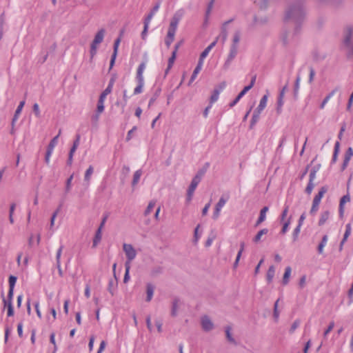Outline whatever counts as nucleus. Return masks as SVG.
Here are the masks:
<instances>
[{
  "mask_svg": "<svg viewBox=\"0 0 353 353\" xmlns=\"http://www.w3.org/2000/svg\"><path fill=\"white\" fill-rule=\"evenodd\" d=\"M305 15V12L303 4L298 1L290 5L286 9L285 20L299 25L303 21Z\"/></svg>",
  "mask_w": 353,
  "mask_h": 353,
  "instance_id": "f257e3e1",
  "label": "nucleus"
},
{
  "mask_svg": "<svg viewBox=\"0 0 353 353\" xmlns=\"http://www.w3.org/2000/svg\"><path fill=\"white\" fill-rule=\"evenodd\" d=\"M184 12L182 10L176 11L172 18L171 19L170 23L168 28L167 37L165 39V43L168 47H170L171 43L174 39L175 33L177 29L178 24L183 16Z\"/></svg>",
  "mask_w": 353,
  "mask_h": 353,
  "instance_id": "f03ea898",
  "label": "nucleus"
},
{
  "mask_svg": "<svg viewBox=\"0 0 353 353\" xmlns=\"http://www.w3.org/2000/svg\"><path fill=\"white\" fill-rule=\"evenodd\" d=\"M146 63L142 62L138 67L136 75V80L137 85L134 90V94H139L143 92V88L144 86V77L143 72L145 69Z\"/></svg>",
  "mask_w": 353,
  "mask_h": 353,
  "instance_id": "7ed1b4c3",
  "label": "nucleus"
},
{
  "mask_svg": "<svg viewBox=\"0 0 353 353\" xmlns=\"http://www.w3.org/2000/svg\"><path fill=\"white\" fill-rule=\"evenodd\" d=\"M239 50V46L230 43V48H229V52L227 55V57L225 59V62L223 65V68H222L224 71H227L230 68L232 61L236 58V55L238 54Z\"/></svg>",
  "mask_w": 353,
  "mask_h": 353,
  "instance_id": "20e7f679",
  "label": "nucleus"
},
{
  "mask_svg": "<svg viewBox=\"0 0 353 353\" xmlns=\"http://www.w3.org/2000/svg\"><path fill=\"white\" fill-rule=\"evenodd\" d=\"M353 35V28H347L345 31V34L343 41V47L346 51L348 57L353 58V42H352V37Z\"/></svg>",
  "mask_w": 353,
  "mask_h": 353,
  "instance_id": "39448f33",
  "label": "nucleus"
},
{
  "mask_svg": "<svg viewBox=\"0 0 353 353\" xmlns=\"http://www.w3.org/2000/svg\"><path fill=\"white\" fill-rule=\"evenodd\" d=\"M267 102H268V96L264 95L261 99L259 105H258V107L256 108V110H254V112L253 113L252 118L251 122H250L251 126L254 125L256 123V122L259 121L261 112L264 110V108L267 105Z\"/></svg>",
  "mask_w": 353,
  "mask_h": 353,
  "instance_id": "423d86ee",
  "label": "nucleus"
},
{
  "mask_svg": "<svg viewBox=\"0 0 353 353\" xmlns=\"http://www.w3.org/2000/svg\"><path fill=\"white\" fill-rule=\"evenodd\" d=\"M105 31L104 29L99 30L96 34L94 40L92 41L90 45V56L91 58H93L94 55L97 54V46L100 44L104 38Z\"/></svg>",
  "mask_w": 353,
  "mask_h": 353,
  "instance_id": "0eeeda50",
  "label": "nucleus"
},
{
  "mask_svg": "<svg viewBox=\"0 0 353 353\" xmlns=\"http://www.w3.org/2000/svg\"><path fill=\"white\" fill-rule=\"evenodd\" d=\"M123 250L125 252L126 256V261L125 264H128L130 265L131 262L136 258L137 256V251L134 248V247L129 243H123Z\"/></svg>",
  "mask_w": 353,
  "mask_h": 353,
  "instance_id": "6e6552de",
  "label": "nucleus"
},
{
  "mask_svg": "<svg viewBox=\"0 0 353 353\" xmlns=\"http://www.w3.org/2000/svg\"><path fill=\"white\" fill-rule=\"evenodd\" d=\"M60 134H61V130H59V134L50 141V142L47 148V151H46V157H45V161L47 164H49V163H50V157L53 152L54 148L57 145L58 139H59Z\"/></svg>",
  "mask_w": 353,
  "mask_h": 353,
  "instance_id": "1a4fd4ad",
  "label": "nucleus"
},
{
  "mask_svg": "<svg viewBox=\"0 0 353 353\" xmlns=\"http://www.w3.org/2000/svg\"><path fill=\"white\" fill-rule=\"evenodd\" d=\"M199 183V177H194L191 181V183L188 188L187 192L186 201L187 203H190L192 199L194 192Z\"/></svg>",
  "mask_w": 353,
  "mask_h": 353,
  "instance_id": "9d476101",
  "label": "nucleus"
},
{
  "mask_svg": "<svg viewBox=\"0 0 353 353\" xmlns=\"http://www.w3.org/2000/svg\"><path fill=\"white\" fill-rule=\"evenodd\" d=\"M233 21V19H231L225 22H224L221 28V32L219 36L216 37L217 39L221 41L223 44L227 40L228 37V28L227 26Z\"/></svg>",
  "mask_w": 353,
  "mask_h": 353,
  "instance_id": "9b49d317",
  "label": "nucleus"
},
{
  "mask_svg": "<svg viewBox=\"0 0 353 353\" xmlns=\"http://www.w3.org/2000/svg\"><path fill=\"white\" fill-rule=\"evenodd\" d=\"M201 325L205 332H210L214 328L213 322L208 316L201 317Z\"/></svg>",
  "mask_w": 353,
  "mask_h": 353,
  "instance_id": "f8f14e48",
  "label": "nucleus"
},
{
  "mask_svg": "<svg viewBox=\"0 0 353 353\" xmlns=\"http://www.w3.org/2000/svg\"><path fill=\"white\" fill-rule=\"evenodd\" d=\"M203 65V61L199 60L197 65L194 68V70L193 71V73H192V74L191 76V78H190V81L188 83V85H190L195 80V79L197 77V74L201 70Z\"/></svg>",
  "mask_w": 353,
  "mask_h": 353,
  "instance_id": "ddd939ff",
  "label": "nucleus"
},
{
  "mask_svg": "<svg viewBox=\"0 0 353 353\" xmlns=\"http://www.w3.org/2000/svg\"><path fill=\"white\" fill-rule=\"evenodd\" d=\"M351 231H352L351 224L350 223H347L345 225V232L342 241L340 243V245H339V250L340 251H341L343 250V244L345 243V242L347 241V238L350 235Z\"/></svg>",
  "mask_w": 353,
  "mask_h": 353,
  "instance_id": "4468645a",
  "label": "nucleus"
},
{
  "mask_svg": "<svg viewBox=\"0 0 353 353\" xmlns=\"http://www.w3.org/2000/svg\"><path fill=\"white\" fill-rule=\"evenodd\" d=\"M154 285L150 283H147L146 285V301L150 302L152 299L154 292Z\"/></svg>",
  "mask_w": 353,
  "mask_h": 353,
  "instance_id": "2eb2a0df",
  "label": "nucleus"
},
{
  "mask_svg": "<svg viewBox=\"0 0 353 353\" xmlns=\"http://www.w3.org/2000/svg\"><path fill=\"white\" fill-rule=\"evenodd\" d=\"M350 201V197L348 194L344 195L340 200L339 203V216H343L344 213V204Z\"/></svg>",
  "mask_w": 353,
  "mask_h": 353,
  "instance_id": "dca6fc26",
  "label": "nucleus"
},
{
  "mask_svg": "<svg viewBox=\"0 0 353 353\" xmlns=\"http://www.w3.org/2000/svg\"><path fill=\"white\" fill-rule=\"evenodd\" d=\"M224 329H225V336H226L227 340L232 344H236V342L232 334V327L230 325H227L225 327Z\"/></svg>",
  "mask_w": 353,
  "mask_h": 353,
  "instance_id": "f3484780",
  "label": "nucleus"
},
{
  "mask_svg": "<svg viewBox=\"0 0 353 353\" xmlns=\"http://www.w3.org/2000/svg\"><path fill=\"white\" fill-rule=\"evenodd\" d=\"M25 105V101H22L19 103L16 111H15V113H14V115L13 117V119H12V125H14V123L15 122L17 121L18 118H19V114H21V111H22V109L23 108Z\"/></svg>",
  "mask_w": 353,
  "mask_h": 353,
  "instance_id": "a211bd4d",
  "label": "nucleus"
},
{
  "mask_svg": "<svg viewBox=\"0 0 353 353\" xmlns=\"http://www.w3.org/2000/svg\"><path fill=\"white\" fill-rule=\"evenodd\" d=\"M327 189L326 187H322L319 193L314 196L313 199V202L316 203H320L321 199L324 196L325 193L327 192Z\"/></svg>",
  "mask_w": 353,
  "mask_h": 353,
  "instance_id": "6ab92c4d",
  "label": "nucleus"
},
{
  "mask_svg": "<svg viewBox=\"0 0 353 353\" xmlns=\"http://www.w3.org/2000/svg\"><path fill=\"white\" fill-rule=\"evenodd\" d=\"M330 216V212L328 210H325L321 212L320 219L319 221V225H323L325 223V222L329 219Z\"/></svg>",
  "mask_w": 353,
  "mask_h": 353,
  "instance_id": "aec40b11",
  "label": "nucleus"
},
{
  "mask_svg": "<svg viewBox=\"0 0 353 353\" xmlns=\"http://www.w3.org/2000/svg\"><path fill=\"white\" fill-rule=\"evenodd\" d=\"M241 39V32L239 30H236L231 40V43L239 46V43Z\"/></svg>",
  "mask_w": 353,
  "mask_h": 353,
  "instance_id": "412c9836",
  "label": "nucleus"
},
{
  "mask_svg": "<svg viewBox=\"0 0 353 353\" xmlns=\"http://www.w3.org/2000/svg\"><path fill=\"white\" fill-rule=\"evenodd\" d=\"M179 307V299L176 298L174 299L172 304L171 315L172 316H176L177 315Z\"/></svg>",
  "mask_w": 353,
  "mask_h": 353,
  "instance_id": "4be33fe9",
  "label": "nucleus"
},
{
  "mask_svg": "<svg viewBox=\"0 0 353 353\" xmlns=\"http://www.w3.org/2000/svg\"><path fill=\"white\" fill-rule=\"evenodd\" d=\"M292 269L290 266H288L285 269V272L283 277V284L287 285L289 283V279L291 275Z\"/></svg>",
  "mask_w": 353,
  "mask_h": 353,
  "instance_id": "5701e85b",
  "label": "nucleus"
},
{
  "mask_svg": "<svg viewBox=\"0 0 353 353\" xmlns=\"http://www.w3.org/2000/svg\"><path fill=\"white\" fill-rule=\"evenodd\" d=\"M337 89L333 90L331 92H330L325 98L323 100L320 105V108L323 109L327 104V103L329 101V100L334 95L335 92H336Z\"/></svg>",
  "mask_w": 353,
  "mask_h": 353,
  "instance_id": "b1692460",
  "label": "nucleus"
},
{
  "mask_svg": "<svg viewBox=\"0 0 353 353\" xmlns=\"http://www.w3.org/2000/svg\"><path fill=\"white\" fill-rule=\"evenodd\" d=\"M328 240V237L327 235H324L321 239V243H319L318 246V252L319 254H322L323 252V249L325 246L327 245Z\"/></svg>",
  "mask_w": 353,
  "mask_h": 353,
  "instance_id": "393cba45",
  "label": "nucleus"
},
{
  "mask_svg": "<svg viewBox=\"0 0 353 353\" xmlns=\"http://www.w3.org/2000/svg\"><path fill=\"white\" fill-rule=\"evenodd\" d=\"M275 274V268L271 265L267 272L266 278L268 283H271Z\"/></svg>",
  "mask_w": 353,
  "mask_h": 353,
  "instance_id": "a878e982",
  "label": "nucleus"
},
{
  "mask_svg": "<svg viewBox=\"0 0 353 353\" xmlns=\"http://www.w3.org/2000/svg\"><path fill=\"white\" fill-rule=\"evenodd\" d=\"M117 279L115 280H112L111 279L110 281H109V283H108V291L109 292L112 294V295H114V292L116 290V288H117Z\"/></svg>",
  "mask_w": 353,
  "mask_h": 353,
  "instance_id": "bb28decb",
  "label": "nucleus"
},
{
  "mask_svg": "<svg viewBox=\"0 0 353 353\" xmlns=\"http://www.w3.org/2000/svg\"><path fill=\"white\" fill-rule=\"evenodd\" d=\"M291 219H292V216H290L288 218V219L286 221H285L284 222H281V223H283V227L281 230V233L282 234H284L288 232V230L289 229V226L291 223Z\"/></svg>",
  "mask_w": 353,
  "mask_h": 353,
  "instance_id": "cd10ccee",
  "label": "nucleus"
},
{
  "mask_svg": "<svg viewBox=\"0 0 353 353\" xmlns=\"http://www.w3.org/2000/svg\"><path fill=\"white\" fill-rule=\"evenodd\" d=\"M268 230L267 228L261 230L259 232H258L256 235L253 239V241L255 243L260 241L262 236L268 234Z\"/></svg>",
  "mask_w": 353,
  "mask_h": 353,
  "instance_id": "c85d7f7f",
  "label": "nucleus"
},
{
  "mask_svg": "<svg viewBox=\"0 0 353 353\" xmlns=\"http://www.w3.org/2000/svg\"><path fill=\"white\" fill-rule=\"evenodd\" d=\"M247 93L246 91H244V89H243L237 95V97L234 99L233 101H232L230 103V107L232 108L234 107L239 101L240 99Z\"/></svg>",
  "mask_w": 353,
  "mask_h": 353,
  "instance_id": "c756f323",
  "label": "nucleus"
},
{
  "mask_svg": "<svg viewBox=\"0 0 353 353\" xmlns=\"http://www.w3.org/2000/svg\"><path fill=\"white\" fill-rule=\"evenodd\" d=\"M141 175H142L141 170H138L134 172V176H133V180L132 182V186H134L138 183Z\"/></svg>",
  "mask_w": 353,
  "mask_h": 353,
  "instance_id": "7c9ffc66",
  "label": "nucleus"
},
{
  "mask_svg": "<svg viewBox=\"0 0 353 353\" xmlns=\"http://www.w3.org/2000/svg\"><path fill=\"white\" fill-rule=\"evenodd\" d=\"M93 172H94V169L92 165H90L89 168L85 171V176H84V180L88 183H89V182H90L91 175L92 174Z\"/></svg>",
  "mask_w": 353,
  "mask_h": 353,
  "instance_id": "2f4dec72",
  "label": "nucleus"
},
{
  "mask_svg": "<svg viewBox=\"0 0 353 353\" xmlns=\"http://www.w3.org/2000/svg\"><path fill=\"white\" fill-rule=\"evenodd\" d=\"M339 147H340V143L339 141H336L334 145V154H333L332 159V163H335L337 160V157H338V154L339 152Z\"/></svg>",
  "mask_w": 353,
  "mask_h": 353,
  "instance_id": "473e14b6",
  "label": "nucleus"
},
{
  "mask_svg": "<svg viewBox=\"0 0 353 353\" xmlns=\"http://www.w3.org/2000/svg\"><path fill=\"white\" fill-rule=\"evenodd\" d=\"M63 249V245H61L56 253V265L59 266V264H61V256Z\"/></svg>",
  "mask_w": 353,
  "mask_h": 353,
  "instance_id": "72a5a7b5",
  "label": "nucleus"
},
{
  "mask_svg": "<svg viewBox=\"0 0 353 353\" xmlns=\"http://www.w3.org/2000/svg\"><path fill=\"white\" fill-rule=\"evenodd\" d=\"M220 92H221V90H218L216 89H215L214 90L213 93L212 94V95L210 97V103L211 105L218 100Z\"/></svg>",
  "mask_w": 353,
  "mask_h": 353,
  "instance_id": "f704fd0d",
  "label": "nucleus"
},
{
  "mask_svg": "<svg viewBox=\"0 0 353 353\" xmlns=\"http://www.w3.org/2000/svg\"><path fill=\"white\" fill-rule=\"evenodd\" d=\"M105 99H101L99 97L98 102H97V112H103L105 108L104 106V102Z\"/></svg>",
  "mask_w": 353,
  "mask_h": 353,
  "instance_id": "c9c22d12",
  "label": "nucleus"
},
{
  "mask_svg": "<svg viewBox=\"0 0 353 353\" xmlns=\"http://www.w3.org/2000/svg\"><path fill=\"white\" fill-rule=\"evenodd\" d=\"M101 239V230L98 228L96 232L94 239L93 240V246H96Z\"/></svg>",
  "mask_w": 353,
  "mask_h": 353,
  "instance_id": "e433bc0d",
  "label": "nucleus"
},
{
  "mask_svg": "<svg viewBox=\"0 0 353 353\" xmlns=\"http://www.w3.org/2000/svg\"><path fill=\"white\" fill-rule=\"evenodd\" d=\"M228 200V196H227V197L221 196L215 207L216 208L221 210L222 208L225 205Z\"/></svg>",
  "mask_w": 353,
  "mask_h": 353,
  "instance_id": "4c0bfd02",
  "label": "nucleus"
},
{
  "mask_svg": "<svg viewBox=\"0 0 353 353\" xmlns=\"http://www.w3.org/2000/svg\"><path fill=\"white\" fill-rule=\"evenodd\" d=\"M125 274L123 277V282L125 283H128L130 280V265L128 264H125Z\"/></svg>",
  "mask_w": 353,
  "mask_h": 353,
  "instance_id": "58836bf2",
  "label": "nucleus"
},
{
  "mask_svg": "<svg viewBox=\"0 0 353 353\" xmlns=\"http://www.w3.org/2000/svg\"><path fill=\"white\" fill-rule=\"evenodd\" d=\"M288 210H289V206L285 205L281 216H280V222L281 223L284 222L285 221H286L288 219L287 216H288Z\"/></svg>",
  "mask_w": 353,
  "mask_h": 353,
  "instance_id": "ea45409f",
  "label": "nucleus"
},
{
  "mask_svg": "<svg viewBox=\"0 0 353 353\" xmlns=\"http://www.w3.org/2000/svg\"><path fill=\"white\" fill-rule=\"evenodd\" d=\"M79 141H80V135L79 134H77V137H76V139L74 141V143H73V145H72V147L71 148L70 152L71 153H74L76 150L77 149L79 145Z\"/></svg>",
  "mask_w": 353,
  "mask_h": 353,
  "instance_id": "a19ab883",
  "label": "nucleus"
},
{
  "mask_svg": "<svg viewBox=\"0 0 353 353\" xmlns=\"http://www.w3.org/2000/svg\"><path fill=\"white\" fill-rule=\"evenodd\" d=\"M163 272V268L160 266H157L153 268L150 271V275L152 276H156L158 274H161Z\"/></svg>",
  "mask_w": 353,
  "mask_h": 353,
  "instance_id": "79ce46f5",
  "label": "nucleus"
},
{
  "mask_svg": "<svg viewBox=\"0 0 353 353\" xmlns=\"http://www.w3.org/2000/svg\"><path fill=\"white\" fill-rule=\"evenodd\" d=\"M156 202L154 201H151L149 203L148 207L146 208L145 210V216L149 215L151 212L152 211L154 207L155 206Z\"/></svg>",
  "mask_w": 353,
  "mask_h": 353,
  "instance_id": "37998d69",
  "label": "nucleus"
},
{
  "mask_svg": "<svg viewBox=\"0 0 353 353\" xmlns=\"http://www.w3.org/2000/svg\"><path fill=\"white\" fill-rule=\"evenodd\" d=\"M209 165H209V163H207L205 165V167H204L203 169L200 170L197 172V174L195 175V176H194V177H199V182L201 181L202 176H203L204 175V174L205 173V172H206L207 169L209 168Z\"/></svg>",
  "mask_w": 353,
  "mask_h": 353,
  "instance_id": "c03bdc74",
  "label": "nucleus"
},
{
  "mask_svg": "<svg viewBox=\"0 0 353 353\" xmlns=\"http://www.w3.org/2000/svg\"><path fill=\"white\" fill-rule=\"evenodd\" d=\"M318 170V168L314 167L310 170L309 181L313 182L314 181V179H316V174Z\"/></svg>",
  "mask_w": 353,
  "mask_h": 353,
  "instance_id": "a18cd8bd",
  "label": "nucleus"
},
{
  "mask_svg": "<svg viewBox=\"0 0 353 353\" xmlns=\"http://www.w3.org/2000/svg\"><path fill=\"white\" fill-rule=\"evenodd\" d=\"M334 327V323L333 321L330 322L327 328L324 331V333H323L324 339H325L327 338V336L333 330Z\"/></svg>",
  "mask_w": 353,
  "mask_h": 353,
  "instance_id": "49530a36",
  "label": "nucleus"
},
{
  "mask_svg": "<svg viewBox=\"0 0 353 353\" xmlns=\"http://www.w3.org/2000/svg\"><path fill=\"white\" fill-rule=\"evenodd\" d=\"M301 227H299V225H297L294 231H293V233H292V239H293V241H296L298 239V236H299V234L300 233V231H301Z\"/></svg>",
  "mask_w": 353,
  "mask_h": 353,
  "instance_id": "de8ad7c7",
  "label": "nucleus"
},
{
  "mask_svg": "<svg viewBox=\"0 0 353 353\" xmlns=\"http://www.w3.org/2000/svg\"><path fill=\"white\" fill-rule=\"evenodd\" d=\"M214 0H212L210 3L208 4L206 13H205V23L208 22V17L211 12L212 8L213 7Z\"/></svg>",
  "mask_w": 353,
  "mask_h": 353,
  "instance_id": "09e8293b",
  "label": "nucleus"
},
{
  "mask_svg": "<svg viewBox=\"0 0 353 353\" xmlns=\"http://www.w3.org/2000/svg\"><path fill=\"white\" fill-rule=\"evenodd\" d=\"M211 50H210V48H206L201 54L199 59L200 61H203L204 59L207 57L208 54L210 53Z\"/></svg>",
  "mask_w": 353,
  "mask_h": 353,
  "instance_id": "8fccbe9b",
  "label": "nucleus"
},
{
  "mask_svg": "<svg viewBox=\"0 0 353 353\" xmlns=\"http://www.w3.org/2000/svg\"><path fill=\"white\" fill-rule=\"evenodd\" d=\"M176 54H175V52H172L171 57L169 58L168 60V69H171L172 67L174 62L176 59Z\"/></svg>",
  "mask_w": 353,
  "mask_h": 353,
  "instance_id": "3c124183",
  "label": "nucleus"
},
{
  "mask_svg": "<svg viewBox=\"0 0 353 353\" xmlns=\"http://www.w3.org/2000/svg\"><path fill=\"white\" fill-rule=\"evenodd\" d=\"M300 320L299 319H296L294 321V323H292V325H291V327L290 329V333H293L296 329L300 325Z\"/></svg>",
  "mask_w": 353,
  "mask_h": 353,
  "instance_id": "603ef678",
  "label": "nucleus"
},
{
  "mask_svg": "<svg viewBox=\"0 0 353 353\" xmlns=\"http://www.w3.org/2000/svg\"><path fill=\"white\" fill-rule=\"evenodd\" d=\"M17 277L15 276H10L9 277V288H14L17 282Z\"/></svg>",
  "mask_w": 353,
  "mask_h": 353,
  "instance_id": "864d4df0",
  "label": "nucleus"
},
{
  "mask_svg": "<svg viewBox=\"0 0 353 353\" xmlns=\"http://www.w3.org/2000/svg\"><path fill=\"white\" fill-rule=\"evenodd\" d=\"M266 219V214L260 212L259 216L256 222V226L259 225L261 223H263Z\"/></svg>",
  "mask_w": 353,
  "mask_h": 353,
  "instance_id": "5fc2aeb1",
  "label": "nucleus"
},
{
  "mask_svg": "<svg viewBox=\"0 0 353 353\" xmlns=\"http://www.w3.org/2000/svg\"><path fill=\"white\" fill-rule=\"evenodd\" d=\"M112 90L111 88L107 87L103 91V92L100 94L99 97L101 98V99H106V97L108 96V94H109L111 92H112Z\"/></svg>",
  "mask_w": 353,
  "mask_h": 353,
  "instance_id": "6e6d98bb",
  "label": "nucleus"
},
{
  "mask_svg": "<svg viewBox=\"0 0 353 353\" xmlns=\"http://www.w3.org/2000/svg\"><path fill=\"white\" fill-rule=\"evenodd\" d=\"M50 341L54 345L53 353H55L57 352V345H56V342H55V334H54V333H52L50 334Z\"/></svg>",
  "mask_w": 353,
  "mask_h": 353,
  "instance_id": "4d7b16f0",
  "label": "nucleus"
},
{
  "mask_svg": "<svg viewBox=\"0 0 353 353\" xmlns=\"http://www.w3.org/2000/svg\"><path fill=\"white\" fill-rule=\"evenodd\" d=\"M314 187V184L313 182H311V181H309L306 188H305V192L306 193H307L308 194H311V192H312V190Z\"/></svg>",
  "mask_w": 353,
  "mask_h": 353,
  "instance_id": "13d9d810",
  "label": "nucleus"
},
{
  "mask_svg": "<svg viewBox=\"0 0 353 353\" xmlns=\"http://www.w3.org/2000/svg\"><path fill=\"white\" fill-rule=\"evenodd\" d=\"M319 205V203L312 202V205L310 212L311 214H314L318 211Z\"/></svg>",
  "mask_w": 353,
  "mask_h": 353,
  "instance_id": "bf43d9fd",
  "label": "nucleus"
},
{
  "mask_svg": "<svg viewBox=\"0 0 353 353\" xmlns=\"http://www.w3.org/2000/svg\"><path fill=\"white\" fill-rule=\"evenodd\" d=\"M137 130V127L134 126L130 130L128 131L126 139L127 141H130L133 136L134 132Z\"/></svg>",
  "mask_w": 353,
  "mask_h": 353,
  "instance_id": "052dcab7",
  "label": "nucleus"
},
{
  "mask_svg": "<svg viewBox=\"0 0 353 353\" xmlns=\"http://www.w3.org/2000/svg\"><path fill=\"white\" fill-rule=\"evenodd\" d=\"M300 81H301V77L299 76H298L296 77V81H295V85H294V94H296L298 91H299V85H300Z\"/></svg>",
  "mask_w": 353,
  "mask_h": 353,
  "instance_id": "680f3d73",
  "label": "nucleus"
},
{
  "mask_svg": "<svg viewBox=\"0 0 353 353\" xmlns=\"http://www.w3.org/2000/svg\"><path fill=\"white\" fill-rule=\"evenodd\" d=\"M353 156V149L352 148H348L345 154V159L350 160L351 157Z\"/></svg>",
  "mask_w": 353,
  "mask_h": 353,
  "instance_id": "e2e57ef3",
  "label": "nucleus"
},
{
  "mask_svg": "<svg viewBox=\"0 0 353 353\" xmlns=\"http://www.w3.org/2000/svg\"><path fill=\"white\" fill-rule=\"evenodd\" d=\"M155 14L150 12L148 15L145 17L144 21V24H148L149 26L152 17H154Z\"/></svg>",
  "mask_w": 353,
  "mask_h": 353,
  "instance_id": "0e129e2a",
  "label": "nucleus"
},
{
  "mask_svg": "<svg viewBox=\"0 0 353 353\" xmlns=\"http://www.w3.org/2000/svg\"><path fill=\"white\" fill-rule=\"evenodd\" d=\"M119 43H120V39H117L114 41V50H113V53L112 54H117L118 53V49H119Z\"/></svg>",
  "mask_w": 353,
  "mask_h": 353,
  "instance_id": "69168bd1",
  "label": "nucleus"
},
{
  "mask_svg": "<svg viewBox=\"0 0 353 353\" xmlns=\"http://www.w3.org/2000/svg\"><path fill=\"white\" fill-rule=\"evenodd\" d=\"M314 76H315V71L312 67H310V68L309 80H308L310 83H311L313 81Z\"/></svg>",
  "mask_w": 353,
  "mask_h": 353,
  "instance_id": "338daca9",
  "label": "nucleus"
},
{
  "mask_svg": "<svg viewBox=\"0 0 353 353\" xmlns=\"http://www.w3.org/2000/svg\"><path fill=\"white\" fill-rule=\"evenodd\" d=\"M33 112H34L35 115L37 117H40V110H39V106L37 103H34L33 105Z\"/></svg>",
  "mask_w": 353,
  "mask_h": 353,
  "instance_id": "774afa93",
  "label": "nucleus"
}]
</instances>
